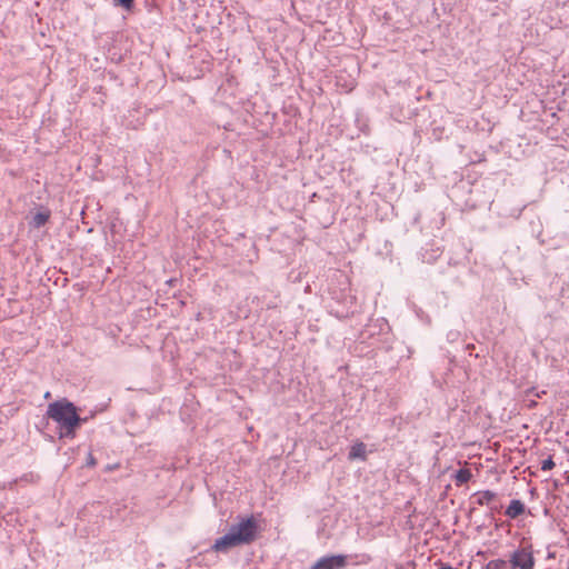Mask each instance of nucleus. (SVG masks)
I'll return each instance as SVG.
<instances>
[{
    "label": "nucleus",
    "mask_w": 569,
    "mask_h": 569,
    "mask_svg": "<svg viewBox=\"0 0 569 569\" xmlns=\"http://www.w3.org/2000/svg\"><path fill=\"white\" fill-rule=\"evenodd\" d=\"M260 532V523L253 515L240 517L224 536L214 541L212 550L226 552L238 546L250 545L258 539Z\"/></svg>",
    "instance_id": "nucleus-1"
},
{
    "label": "nucleus",
    "mask_w": 569,
    "mask_h": 569,
    "mask_svg": "<svg viewBox=\"0 0 569 569\" xmlns=\"http://www.w3.org/2000/svg\"><path fill=\"white\" fill-rule=\"evenodd\" d=\"M47 416L58 425L59 438L73 439L77 429L87 420L79 416L77 407L66 398L51 402Z\"/></svg>",
    "instance_id": "nucleus-2"
},
{
    "label": "nucleus",
    "mask_w": 569,
    "mask_h": 569,
    "mask_svg": "<svg viewBox=\"0 0 569 569\" xmlns=\"http://www.w3.org/2000/svg\"><path fill=\"white\" fill-rule=\"evenodd\" d=\"M509 562L512 569H533L536 560L532 545L522 540L518 549L510 555Z\"/></svg>",
    "instance_id": "nucleus-3"
},
{
    "label": "nucleus",
    "mask_w": 569,
    "mask_h": 569,
    "mask_svg": "<svg viewBox=\"0 0 569 569\" xmlns=\"http://www.w3.org/2000/svg\"><path fill=\"white\" fill-rule=\"evenodd\" d=\"M347 565V557L342 555L320 558L310 569H342Z\"/></svg>",
    "instance_id": "nucleus-4"
},
{
    "label": "nucleus",
    "mask_w": 569,
    "mask_h": 569,
    "mask_svg": "<svg viewBox=\"0 0 569 569\" xmlns=\"http://www.w3.org/2000/svg\"><path fill=\"white\" fill-rule=\"evenodd\" d=\"M51 218V211L48 208H41L37 211L30 221V226L34 229L43 227Z\"/></svg>",
    "instance_id": "nucleus-5"
},
{
    "label": "nucleus",
    "mask_w": 569,
    "mask_h": 569,
    "mask_svg": "<svg viewBox=\"0 0 569 569\" xmlns=\"http://www.w3.org/2000/svg\"><path fill=\"white\" fill-rule=\"evenodd\" d=\"M348 458H349V460L360 459V460L365 461L367 459V447H366V445L363 442H361V441H356L350 447Z\"/></svg>",
    "instance_id": "nucleus-6"
},
{
    "label": "nucleus",
    "mask_w": 569,
    "mask_h": 569,
    "mask_svg": "<svg viewBox=\"0 0 569 569\" xmlns=\"http://www.w3.org/2000/svg\"><path fill=\"white\" fill-rule=\"evenodd\" d=\"M526 510V506L522 501L515 499L511 500L509 506L506 509V516H508L511 519H516L520 515H522Z\"/></svg>",
    "instance_id": "nucleus-7"
},
{
    "label": "nucleus",
    "mask_w": 569,
    "mask_h": 569,
    "mask_svg": "<svg viewBox=\"0 0 569 569\" xmlns=\"http://www.w3.org/2000/svg\"><path fill=\"white\" fill-rule=\"evenodd\" d=\"M475 498L479 506H488L497 498V495L491 490H482L475 493Z\"/></svg>",
    "instance_id": "nucleus-8"
},
{
    "label": "nucleus",
    "mask_w": 569,
    "mask_h": 569,
    "mask_svg": "<svg viewBox=\"0 0 569 569\" xmlns=\"http://www.w3.org/2000/svg\"><path fill=\"white\" fill-rule=\"evenodd\" d=\"M472 477V473L469 469H460L455 475V482L457 486H461L467 483Z\"/></svg>",
    "instance_id": "nucleus-9"
},
{
    "label": "nucleus",
    "mask_w": 569,
    "mask_h": 569,
    "mask_svg": "<svg viewBox=\"0 0 569 569\" xmlns=\"http://www.w3.org/2000/svg\"><path fill=\"white\" fill-rule=\"evenodd\" d=\"M510 568H511L510 562L507 560H503V559L490 560L486 565V569H510Z\"/></svg>",
    "instance_id": "nucleus-10"
},
{
    "label": "nucleus",
    "mask_w": 569,
    "mask_h": 569,
    "mask_svg": "<svg viewBox=\"0 0 569 569\" xmlns=\"http://www.w3.org/2000/svg\"><path fill=\"white\" fill-rule=\"evenodd\" d=\"M116 6H119L126 10H131L134 3V0H113Z\"/></svg>",
    "instance_id": "nucleus-11"
},
{
    "label": "nucleus",
    "mask_w": 569,
    "mask_h": 569,
    "mask_svg": "<svg viewBox=\"0 0 569 569\" xmlns=\"http://www.w3.org/2000/svg\"><path fill=\"white\" fill-rule=\"evenodd\" d=\"M555 461L552 460L551 457H549L548 459L543 460L542 463H541V470L543 471H549L551 469L555 468Z\"/></svg>",
    "instance_id": "nucleus-12"
},
{
    "label": "nucleus",
    "mask_w": 569,
    "mask_h": 569,
    "mask_svg": "<svg viewBox=\"0 0 569 569\" xmlns=\"http://www.w3.org/2000/svg\"><path fill=\"white\" fill-rule=\"evenodd\" d=\"M87 465L89 467H94L97 465V461H96L94 457L92 456V453H89Z\"/></svg>",
    "instance_id": "nucleus-13"
},
{
    "label": "nucleus",
    "mask_w": 569,
    "mask_h": 569,
    "mask_svg": "<svg viewBox=\"0 0 569 569\" xmlns=\"http://www.w3.org/2000/svg\"><path fill=\"white\" fill-rule=\"evenodd\" d=\"M436 565L440 566L439 569H455L450 565L442 563L441 561H437Z\"/></svg>",
    "instance_id": "nucleus-14"
},
{
    "label": "nucleus",
    "mask_w": 569,
    "mask_h": 569,
    "mask_svg": "<svg viewBox=\"0 0 569 569\" xmlns=\"http://www.w3.org/2000/svg\"><path fill=\"white\" fill-rule=\"evenodd\" d=\"M49 397H50V392H47V393L44 395V398H49Z\"/></svg>",
    "instance_id": "nucleus-15"
}]
</instances>
